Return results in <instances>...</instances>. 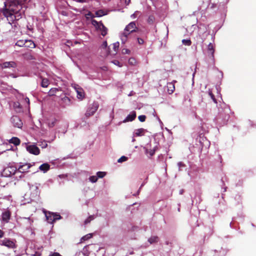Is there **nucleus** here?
Instances as JSON below:
<instances>
[{"label": "nucleus", "instance_id": "f257e3e1", "mask_svg": "<svg viewBox=\"0 0 256 256\" xmlns=\"http://www.w3.org/2000/svg\"><path fill=\"white\" fill-rule=\"evenodd\" d=\"M22 6L17 2H12L8 8H4L2 11L3 15L6 18L8 24L16 26V22L21 19L24 13V10Z\"/></svg>", "mask_w": 256, "mask_h": 256}, {"label": "nucleus", "instance_id": "f03ea898", "mask_svg": "<svg viewBox=\"0 0 256 256\" xmlns=\"http://www.w3.org/2000/svg\"><path fill=\"white\" fill-rule=\"evenodd\" d=\"M139 32L140 30L136 26V22H130L126 26L124 32L121 34L122 42L124 44L127 40V38L128 35L133 32Z\"/></svg>", "mask_w": 256, "mask_h": 256}, {"label": "nucleus", "instance_id": "7ed1b4c3", "mask_svg": "<svg viewBox=\"0 0 256 256\" xmlns=\"http://www.w3.org/2000/svg\"><path fill=\"white\" fill-rule=\"evenodd\" d=\"M92 24L96 28L101 32V34L105 36L107 34L108 28L104 26L102 22H98L95 20H92Z\"/></svg>", "mask_w": 256, "mask_h": 256}, {"label": "nucleus", "instance_id": "20e7f679", "mask_svg": "<svg viewBox=\"0 0 256 256\" xmlns=\"http://www.w3.org/2000/svg\"><path fill=\"white\" fill-rule=\"evenodd\" d=\"M214 51L213 44L212 43L209 44L208 46L207 56L210 62L212 63V64H214Z\"/></svg>", "mask_w": 256, "mask_h": 256}, {"label": "nucleus", "instance_id": "39448f33", "mask_svg": "<svg viewBox=\"0 0 256 256\" xmlns=\"http://www.w3.org/2000/svg\"><path fill=\"white\" fill-rule=\"evenodd\" d=\"M98 104L97 102H94L92 105L90 106L86 111L85 116L88 118L94 114L98 108Z\"/></svg>", "mask_w": 256, "mask_h": 256}, {"label": "nucleus", "instance_id": "423d86ee", "mask_svg": "<svg viewBox=\"0 0 256 256\" xmlns=\"http://www.w3.org/2000/svg\"><path fill=\"white\" fill-rule=\"evenodd\" d=\"M0 245L5 246L8 248H15L16 247L15 242L13 240L7 238L0 240Z\"/></svg>", "mask_w": 256, "mask_h": 256}, {"label": "nucleus", "instance_id": "0eeeda50", "mask_svg": "<svg viewBox=\"0 0 256 256\" xmlns=\"http://www.w3.org/2000/svg\"><path fill=\"white\" fill-rule=\"evenodd\" d=\"M16 171V168L14 166H8L4 170L2 174L6 176H8L14 174Z\"/></svg>", "mask_w": 256, "mask_h": 256}, {"label": "nucleus", "instance_id": "6e6552de", "mask_svg": "<svg viewBox=\"0 0 256 256\" xmlns=\"http://www.w3.org/2000/svg\"><path fill=\"white\" fill-rule=\"evenodd\" d=\"M11 122L14 127L21 128L22 126V122L20 118L16 116H12L11 118Z\"/></svg>", "mask_w": 256, "mask_h": 256}, {"label": "nucleus", "instance_id": "1a4fd4ad", "mask_svg": "<svg viewBox=\"0 0 256 256\" xmlns=\"http://www.w3.org/2000/svg\"><path fill=\"white\" fill-rule=\"evenodd\" d=\"M26 150L30 154L38 155L40 153V150L38 146L35 145H30L26 146Z\"/></svg>", "mask_w": 256, "mask_h": 256}, {"label": "nucleus", "instance_id": "9d476101", "mask_svg": "<svg viewBox=\"0 0 256 256\" xmlns=\"http://www.w3.org/2000/svg\"><path fill=\"white\" fill-rule=\"evenodd\" d=\"M32 166V164L29 163H25L22 165H20L18 168L17 169V171L20 172H28V170Z\"/></svg>", "mask_w": 256, "mask_h": 256}, {"label": "nucleus", "instance_id": "9b49d317", "mask_svg": "<svg viewBox=\"0 0 256 256\" xmlns=\"http://www.w3.org/2000/svg\"><path fill=\"white\" fill-rule=\"evenodd\" d=\"M62 102L60 105L62 108H65L67 106H69L70 104L71 100L70 98L64 94V96L61 98Z\"/></svg>", "mask_w": 256, "mask_h": 256}, {"label": "nucleus", "instance_id": "f8f14e48", "mask_svg": "<svg viewBox=\"0 0 256 256\" xmlns=\"http://www.w3.org/2000/svg\"><path fill=\"white\" fill-rule=\"evenodd\" d=\"M2 64L3 68H16L17 66V64L16 62L11 61V62H4Z\"/></svg>", "mask_w": 256, "mask_h": 256}, {"label": "nucleus", "instance_id": "ddd939ff", "mask_svg": "<svg viewBox=\"0 0 256 256\" xmlns=\"http://www.w3.org/2000/svg\"><path fill=\"white\" fill-rule=\"evenodd\" d=\"M45 216L46 217V219L47 221L50 224L54 222L53 220V212H46V210L44 211Z\"/></svg>", "mask_w": 256, "mask_h": 256}, {"label": "nucleus", "instance_id": "4468645a", "mask_svg": "<svg viewBox=\"0 0 256 256\" xmlns=\"http://www.w3.org/2000/svg\"><path fill=\"white\" fill-rule=\"evenodd\" d=\"M136 118V112H132L130 114H128L126 119L124 120V122H132Z\"/></svg>", "mask_w": 256, "mask_h": 256}, {"label": "nucleus", "instance_id": "2eb2a0df", "mask_svg": "<svg viewBox=\"0 0 256 256\" xmlns=\"http://www.w3.org/2000/svg\"><path fill=\"white\" fill-rule=\"evenodd\" d=\"M175 90V86L174 82H168L167 84V90L169 94H172Z\"/></svg>", "mask_w": 256, "mask_h": 256}, {"label": "nucleus", "instance_id": "dca6fc26", "mask_svg": "<svg viewBox=\"0 0 256 256\" xmlns=\"http://www.w3.org/2000/svg\"><path fill=\"white\" fill-rule=\"evenodd\" d=\"M10 211L7 210L4 212L2 214V220L6 222H8L10 219Z\"/></svg>", "mask_w": 256, "mask_h": 256}, {"label": "nucleus", "instance_id": "f3484780", "mask_svg": "<svg viewBox=\"0 0 256 256\" xmlns=\"http://www.w3.org/2000/svg\"><path fill=\"white\" fill-rule=\"evenodd\" d=\"M24 47L32 48L36 47V44L32 40H25Z\"/></svg>", "mask_w": 256, "mask_h": 256}, {"label": "nucleus", "instance_id": "a211bd4d", "mask_svg": "<svg viewBox=\"0 0 256 256\" xmlns=\"http://www.w3.org/2000/svg\"><path fill=\"white\" fill-rule=\"evenodd\" d=\"M50 168V166L47 163H44L40 165L39 167V169L43 171L44 172L48 171Z\"/></svg>", "mask_w": 256, "mask_h": 256}, {"label": "nucleus", "instance_id": "6ab92c4d", "mask_svg": "<svg viewBox=\"0 0 256 256\" xmlns=\"http://www.w3.org/2000/svg\"><path fill=\"white\" fill-rule=\"evenodd\" d=\"M76 91L78 94V98L80 99H82L84 97V90L81 88H76Z\"/></svg>", "mask_w": 256, "mask_h": 256}, {"label": "nucleus", "instance_id": "aec40b11", "mask_svg": "<svg viewBox=\"0 0 256 256\" xmlns=\"http://www.w3.org/2000/svg\"><path fill=\"white\" fill-rule=\"evenodd\" d=\"M9 142L10 144H13L14 145L17 146L20 144V140L17 137H12L10 140Z\"/></svg>", "mask_w": 256, "mask_h": 256}, {"label": "nucleus", "instance_id": "412c9836", "mask_svg": "<svg viewBox=\"0 0 256 256\" xmlns=\"http://www.w3.org/2000/svg\"><path fill=\"white\" fill-rule=\"evenodd\" d=\"M145 130L140 128L136 130L134 135L136 136H142L144 134Z\"/></svg>", "mask_w": 256, "mask_h": 256}, {"label": "nucleus", "instance_id": "4be33fe9", "mask_svg": "<svg viewBox=\"0 0 256 256\" xmlns=\"http://www.w3.org/2000/svg\"><path fill=\"white\" fill-rule=\"evenodd\" d=\"M156 147H155L153 149L148 150V148H146L145 152L146 154H149L150 156H152L154 154Z\"/></svg>", "mask_w": 256, "mask_h": 256}, {"label": "nucleus", "instance_id": "5701e85b", "mask_svg": "<svg viewBox=\"0 0 256 256\" xmlns=\"http://www.w3.org/2000/svg\"><path fill=\"white\" fill-rule=\"evenodd\" d=\"M49 84V80L48 78H42L41 86L43 88H46Z\"/></svg>", "mask_w": 256, "mask_h": 256}, {"label": "nucleus", "instance_id": "b1692460", "mask_svg": "<svg viewBox=\"0 0 256 256\" xmlns=\"http://www.w3.org/2000/svg\"><path fill=\"white\" fill-rule=\"evenodd\" d=\"M24 59L26 60H35V58L30 54V53H26L24 55Z\"/></svg>", "mask_w": 256, "mask_h": 256}, {"label": "nucleus", "instance_id": "393cba45", "mask_svg": "<svg viewBox=\"0 0 256 256\" xmlns=\"http://www.w3.org/2000/svg\"><path fill=\"white\" fill-rule=\"evenodd\" d=\"M58 90L57 88H52L48 92V95L49 96H54Z\"/></svg>", "mask_w": 256, "mask_h": 256}, {"label": "nucleus", "instance_id": "a878e982", "mask_svg": "<svg viewBox=\"0 0 256 256\" xmlns=\"http://www.w3.org/2000/svg\"><path fill=\"white\" fill-rule=\"evenodd\" d=\"M16 45L18 46H20V47H22V46L24 47L25 40H18L16 44Z\"/></svg>", "mask_w": 256, "mask_h": 256}, {"label": "nucleus", "instance_id": "bb28decb", "mask_svg": "<svg viewBox=\"0 0 256 256\" xmlns=\"http://www.w3.org/2000/svg\"><path fill=\"white\" fill-rule=\"evenodd\" d=\"M158 236H152L151 238H150L148 239V241L150 242V243L152 244V243L158 242Z\"/></svg>", "mask_w": 256, "mask_h": 256}, {"label": "nucleus", "instance_id": "cd10ccee", "mask_svg": "<svg viewBox=\"0 0 256 256\" xmlns=\"http://www.w3.org/2000/svg\"><path fill=\"white\" fill-rule=\"evenodd\" d=\"M155 21V18L154 16H150L148 19V22L150 24H152Z\"/></svg>", "mask_w": 256, "mask_h": 256}, {"label": "nucleus", "instance_id": "c85d7f7f", "mask_svg": "<svg viewBox=\"0 0 256 256\" xmlns=\"http://www.w3.org/2000/svg\"><path fill=\"white\" fill-rule=\"evenodd\" d=\"M96 16H102L106 14L105 12L103 10H98L96 12Z\"/></svg>", "mask_w": 256, "mask_h": 256}, {"label": "nucleus", "instance_id": "c756f323", "mask_svg": "<svg viewBox=\"0 0 256 256\" xmlns=\"http://www.w3.org/2000/svg\"><path fill=\"white\" fill-rule=\"evenodd\" d=\"M53 215L54 222L56 220H58L62 218V216H60V215L58 213L53 212Z\"/></svg>", "mask_w": 256, "mask_h": 256}, {"label": "nucleus", "instance_id": "7c9ffc66", "mask_svg": "<svg viewBox=\"0 0 256 256\" xmlns=\"http://www.w3.org/2000/svg\"><path fill=\"white\" fill-rule=\"evenodd\" d=\"M94 218V216H90L84 222V224H87L90 223L92 220Z\"/></svg>", "mask_w": 256, "mask_h": 256}, {"label": "nucleus", "instance_id": "2f4dec72", "mask_svg": "<svg viewBox=\"0 0 256 256\" xmlns=\"http://www.w3.org/2000/svg\"><path fill=\"white\" fill-rule=\"evenodd\" d=\"M92 234H88L84 236L83 237H82V240H83L84 241L87 240L88 239L92 238Z\"/></svg>", "mask_w": 256, "mask_h": 256}, {"label": "nucleus", "instance_id": "473e14b6", "mask_svg": "<svg viewBox=\"0 0 256 256\" xmlns=\"http://www.w3.org/2000/svg\"><path fill=\"white\" fill-rule=\"evenodd\" d=\"M182 44L190 46L192 44V42L190 40H182Z\"/></svg>", "mask_w": 256, "mask_h": 256}, {"label": "nucleus", "instance_id": "72a5a7b5", "mask_svg": "<svg viewBox=\"0 0 256 256\" xmlns=\"http://www.w3.org/2000/svg\"><path fill=\"white\" fill-rule=\"evenodd\" d=\"M119 45H120V44H119L118 42H116L112 44L113 48H114L115 52H116L117 50H118V48H119Z\"/></svg>", "mask_w": 256, "mask_h": 256}, {"label": "nucleus", "instance_id": "f704fd0d", "mask_svg": "<svg viewBox=\"0 0 256 256\" xmlns=\"http://www.w3.org/2000/svg\"><path fill=\"white\" fill-rule=\"evenodd\" d=\"M208 95L210 96L212 100L215 102L217 103L216 100L215 98L214 94H212V92L210 90L208 91Z\"/></svg>", "mask_w": 256, "mask_h": 256}, {"label": "nucleus", "instance_id": "c9c22d12", "mask_svg": "<svg viewBox=\"0 0 256 256\" xmlns=\"http://www.w3.org/2000/svg\"><path fill=\"white\" fill-rule=\"evenodd\" d=\"M14 106L16 109L18 108L19 109L18 112H20L22 109V106H21L20 103L18 102H14Z\"/></svg>", "mask_w": 256, "mask_h": 256}, {"label": "nucleus", "instance_id": "e433bc0d", "mask_svg": "<svg viewBox=\"0 0 256 256\" xmlns=\"http://www.w3.org/2000/svg\"><path fill=\"white\" fill-rule=\"evenodd\" d=\"M128 160V158L126 156H121L118 160V162L121 163Z\"/></svg>", "mask_w": 256, "mask_h": 256}, {"label": "nucleus", "instance_id": "4c0bfd02", "mask_svg": "<svg viewBox=\"0 0 256 256\" xmlns=\"http://www.w3.org/2000/svg\"><path fill=\"white\" fill-rule=\"evenodd\" d=\"M89 180L92 182H96L98 180V177L94 176H90Z\"/></svg>", "mask_w": 256, "mask_h": 256}, {"label": "nucleus", "instance_id": "58836bf2", "mask_svg": "<svg viewBox=\"0 0 256 256\" xmlns=\"http://www.w3.org/2000/svg\"><path fill=\"white\" fill-rule=\"evenodd\" d=\"M96 174H97V177L100 178H102L105 176L106 172H97Z\"/></svg>", "mask_w": 256, "mask_h": 256}, {"label": "nucleus", "instance_id": "ea45409f", "mask_svg": "<svg viewBox=\"0 0 256 256\" xmlns=\"http://www.w3.org/2000/svg\"><path fill=\"white\" fill-rule=\"evenodd\" d=\"M138 119L141 122H144L146 119V116L144 115H140L138 116Z\"/></svg>", "mask_w": 256, "mask_h": 256}, {"label": "nucleus", "instance_id": "a19ab883", "mask_svg": "<svg viewBox=\"0 0 256 256\" xmlns=\"http://www.w3.org/2000/svg\"><path fill=\"white\" fill-rule=\"evenodd\" d=\"M138 42L139 44L142 45L144 44V39L143 38L138 37L137 38Z\"/></svg>", "mask_w": 256, "mask_h": 256}, {"label": "nucleus", "instance_id": "79ce46f5", "mask_svg": "<svg viewBox=\"0 0 256 256\" xmlns=\"http://www.w3.org/2000/svg\"><path fill=\"white\" fill-rule=\"evenodd\" d=\"M139 14H140L139 12L136 11L132 14L131 15V18H136Z\"/></svg>", "mask_w": 256, "mask_h": 256}, {"label": "nucleus", "instance_id": "37998d69", "mask_svg": "<svg viewBox=\"0 0 256 256\" xmlns=\"http://www.w3.org/2000/svg\"><path fill=\"white\" fill-rule=\"evenodd\" d=\"M40 146L42 147V148H45L47 146L48 144L46 142H42V144H40Z\"/></svg>", "mask_w": 256, "mask_h": 256}, {"label": "nucleus", "instance_id": "c03bdc74", "mask_svg": "<svg viewBox=\"0 0 256 256\" xmlns=\"http://www.w3.org/2000/svg\"><path fill=\"white\" fill-rule=\"evenodd\" d=\"M122 53L129 54L130 53V50L128 49L124 48L122 50Z\"/></svg>", "mask_w": 256, "mask_h": 256}, {"label": "nucleus", "instance_id": "a18cd8bd", "mask_svg": "<svg viewBox=\"0 0 256 256\" xmlns=\"http://www.w3.org/2000/svg\"><path fill=\"white\" fill-rule=\"evenodd\" d=\"M135 62V60L134 58H130L128 60V62L130 64H132Z\"/></svg>", "mask_w": 256, "mask_h": 256}, {"label": "nucleus", "instance_id": "49530a36", "mask_svg": "<svg viewBox=\"0 0 256 256\" xmlns=\"http://www.w3.org/2000/svg\"><path fill=\"white\" fill-rule=\"evenodd\" d=\"M74 1L78 2H87V0H74Z\"/></svg>", "mask_w": 256, "mask_h": 256}, {"label": "nucleus", "instance_id": "de8ad7c7", "mask_svg": "<svg viewBox=\"0 0 256 256\" xmlns=\"http://www.w3.org/2000/svg\"><path fill=\"white\" fill-rule=\"evenodd\" d=\"M4 232L1 230H0V238H2L4 236Z\"/></svg>", "mask_w": 256, "mask_h": 256}, {"label": "nucleus", "instance_id": "09e8293b", "mask_svg": "<svg viewBox=\"0 0 256 256\" xmlns=\"http://www.w3.org/2000/svg\"><path fill=\"white\" fill-rule=\"evenodd\" d=\"M102 46L104 48H106L107 46V42L106 41L104 42L102 44Z\"/></svg>", "mask_w": 256, "mask_h": 256}, {"label": "nucleus", "instance_id": "8fccbe9b", "mask_svg": "<svg viewBox=\"0 0 256 256\" xmlns=\"http://www.w3.org/2000/svg\"><path fill=\"white\" fill-rule=\"evenodd\" d=\"M86 16H91L92 17V14L90 12H88L86 14Z\"/></svg>", "mask_w": 256, "mask_h": 256}, {"label": "nucleus", "instance_id": "3c124183", "mask_svg": "<svg viewBox=\"0 0 256 256\" xmlns=\"http://www.w3.org/2000/svg\"><path fill=\"white\" fill-rule=\"evenodd\" d=\"M25 101L28 103V105H30V100L28 98H25Z\"/></svg>", "mask_w": 256, "mask_h": 256}, {"label": "nucleus", "instance_id": "603ef678", "mask_svg": "<svg viewBox=\"0 0 256 256\" xmlns=\"http://www.w3.org/2000/svg\"><path fill=\"white\" fill-rule=\"evenodd\" d=\"M178 164L180 166H184V164L182 162H180L178 163Z\"/></svg>", "mask_w": 256, "mask_h": 256}, {"label": "nucleus", "instance_id": "864d4df0", "mask_svg": "<svg viewBox=\"0 0 256 256\" xmlns=\"http://www.w3.org/2000/svg\"><path fill=\"white\" fill-rule=\"evenodd\" d=\"M130 2V0H126V5L129 4Z\"/></svg>", "mask_w": 256, "mask_h": 256}, {"label": "nucleus", "instance_id": "5fc2aeb1", "mask_svg": "<svg viewBox=\"0 0 256 256\" xmlns=\"http://www.w3.org/2000/svg\"><path fill=\"white\" fill-rule=\"evenodd\" d=\"M144 186V184H142V185L140 186V188H139V190H138V194H139V192H140V189L142 188Z\"/></svg>", "mask_w": 256, "mask_h": 256}, {"label": "nucleus", "instance_id": "6e6d98bb", "mask_svg": "<svg viewBox=\"0 0 256 256\" xmlns=\"http://www.w3.org/2000/svg\"><path fill=\"white\" fill-rule=\"evenodd\" d=\"M34 256H40V254L38 252H36Z\"/></svg>", "mask_w": 256, "mask_h": 256}, {"label": "nucleus", "instance_id": "4d7b16f0", "mask_svg": "<svg viewBox=\"0 0 256 256\" xmlns=\"http://www.w3.org/2000/svg\"><path fill=\"white\" fill-rule=\"evenodd\" d=\"M119 63H120V62H118V61H117V60H116V62H114V64H118Z\"/></svg>", "mask_w": 256, "mask_h": 256}]
</instances>
